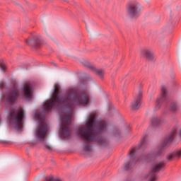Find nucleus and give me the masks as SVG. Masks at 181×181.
<instances>
[{
	"mask_svg": "<svg viewBox=\"0 0 181 181\" xmlns=\"http://www.w3.org/2000/svg\"><path fill=\"white\" fill-rule=\"evenodd\" d=\"M141 13V4L135 1L132 4L127 8V15L132 19H136Z\"/></svg>",
	"mask_w": 181,
	"mask_h": 181,
	"instance_id": "5",
	"label": "nucleus"
},
{
	"mask_svg": "<svg viewBox=\"0 0 181 181\" xmlns=\"http://www.w3.org/2000/svg\"><path fill=\"white\" fill-rule=\"evenodd\" d=\"M124 170L129 169V163H127L124 168Z\"/></svg>",
	"mask_w": 181,
	"mask_h": 181,
	"instance_id": "19",
	"label": "nucleus"
},
{
	"mask_svg": "<svg viewBox=\"0 0 181 181\" xmlns=\"http://www.w3.org/2000/svg\"><path fill=\"white\" fill-rule=\"evenodd\" d=\"M41 41L42 38L40 37H37L36 38H33L31 40H27L26 43L30 46H33V45H40Z\"/></svg>",
	"mask_w": 181,
	"mask_h": 181,
	"instance_id": "14",
	"label": "nucleus"
},
{
	"mask_svg": "<svg viewBox=\"0 0 181 181\" xmlns=\"http://www.w3.org/2000/svg\"><path fill=\"white\" fill-rule=\"evenodd\" d=\"M0 67H1V70H5V69H6V65H1V66H0Z\"/></svg>",
	"mask_w": 181,
	"mask_h": 181,
	"instance_id": "20",
	"label": "nucleus"
},
{
	"mask_svg": "<svg viewBox=\"0 0 181 181\" xmlns=\"http://www.w3.org/2000/svg\"><path fill=\"white\" fill-rule=\"evenodd\" d=\"M129 129H131L130 128H128V131H129Z\"/></svg>",
	"mask_w": 181,
	"mask_h": 181,
	"instance_id": "24",
	"label": "nucleus"
},
{
	"mask_svg": "<svg viewBox=\"0 0 181 181\" xmlns=\"http://www.w3.org/2000/svg\"><path fill=\"white\" fill-rule=\"evenodd\" d=\"M107 130V123L105 121L98 122L95 119V114L90 113L88 117V121L86 124V128L80 127L78 130V135H81L85 139L83 151L85 152H91V146L87 144V142L93 141H98L100 132Z\"/></svg>",
	"mask_w": 181,
	"mask_h": 181,
	"instance_id": "2",
	"label": "nucleus"
},
{
	"mask_svg": "<svg viewBox=\"0 0 181 181\" xmlns=\"http://www.w3.org/2000/svg\"><path fill=\"white\" fill-rule=\"evenodd\" d=\"M181 157V148L175 150L173 153H170L167 155V160H173V159H177Z\"/></svg>",
	"mask_w": 181,
	"mask_h": 181,
	"instance_id": "13",
	"label": "nucleus"
},
{
	"mask_svg": "<svg viewBox=\"0 0 181 181\" xmlns=\"http://www.w3.org/2000/svg\"><path fill=\"white\" fill-rule=\"evenodd\" d=\"M88 101H90V95L86 91L69 90L64 98H62V95L59 93V87L55 85L52 97L44 103L43 108L45 111H49L53 107L60 105L62 110L64 108V112H59V134L61 136L67 138L70 136V128L69 127L71 124L73 109L76 105H86L88 104Z\"/></svg>",
	"mask_w": 181,
	"mask_h": 181,
	"instance_id": "1",
	"label": "nucleus"
},
{
	"mask_svg": "<svg viewBox=\"0 0 181 181\" xmlns=\"http://www.w3.org/2000/svg\"><path fill=\"white\" fill-rule=\"evenodd\" d=\"M4 87V81L0 82V88H2Z\"/></svg>",
	"mask_w": 181,
	"mask_h": 181,
	"instance_id": "22",
	"label": "nucleus"
},
{
	"mask_svg": "<svg viewBox=\"0 0 181 181\" xmlns=\"http://www.w3.org/2000/svg\"><path fill=\"white\" fill-rule=\"evenodd\" d=\"M112 134V135H115V136H117V135H119V131H118L117 129H115Z\"/></svg>",
	"mask_w": 181,
	"mask_h": 181,
	"instance_id": "18",
	"label": "nucleus"
},
{
	"mask_svg": "<svg viewBox=\"0 0 181 181\" xmlns=\"http://www.w3.org/2000/svg\"><path fill=\"white\" fill-rule=\"evenodd\" d=\"M47 149H50V147L49 146H46Z\"/></svg>",
	"mask_w": 181,
	"mask_h": 181,
	"instance_id": "23",
	"label": "nucleus"
},
{
	"mask_svg": "<svg viewBox=\"0 0 181 181\" xmlns=\"http://www.w3.org/2000/svg\"><path fill=\"white\" fill-rule=\"evenodd\" d=\"M144 144H145V139H143L141 140V146H144Z\"/></svg>",
	"mask_w": 181,
	"mask_h": 181,
	"instance_id": "21",
	"label": "nucleus"
},
{
	"mask_svg": "<svg viewBox=\"0 0 181 181\" xmlns=\"http://www.w3.org/2000/svg\"><path fill=\"white\" fill-rule=\"evenodd\" d=\"M23 94L25 97L27 101H30L32 99V95L33 94V86L30 82L25 83L23 88Z\"/></svg>",
	"mask_w": 181,
	"mask_h": 181,
	"instance_id": "9",
	"label": "nucleus"
},
{
	"mask_svg": "<svg viewBox=\"0 0 181 181\" xmlns=\"http://www.w3.org/2000/svg\"><path fill=\"white\" fill-rule=\"evenodd\" d=\"M47 132V124L45 121L40 122V124L35 132V135L40 141H43Z\"/></svg>",
	"mask_w": 181,
	"mask_h": 181,
	"instance_id": "6",
	"label": "nucleus"
},
{
	"mask_svg": "<svg viewBox=\"0 0 181 181\" xmlns=\"http://www.w3.org/2000/svg\"><path fill=\"white\" fill-rule=\"evenodd\" d=\"M142 98V91H139V95L137 98H134V100L131 103L132 110H139L141 107V100Z\"/></svg>",
	"mask_w": 181,
	"mask_h": 181,
	"instance_id": "10",
	"label": "nucleus"
},
{
	"mask_svg": "<svg viewBox=\"0 0 181 181\" xmlns=\"http://www.w3.org/2000/svg\"><path fill=\"white\" fill-rule=\"evenodd\" d=\"M25 113L22 107L13 108L10 110L8 115V119L10 122H12L15 129L17 131H21L22 128V124H23V116Z\"/></svg>",
	"mask_w": 181,
	"mask_h": 181,
	"instance_id": "4",
	"label": "nucleus"
},
{
	"mask_svg": "<svg viewBox=\"0 0 181 181\" xmlns=\"http://www.w3.org/2000/svg\"><path fill=\"white\" fill-rule=\"evenodd\" d=\"M163 162L160 161L159 163H156L152 165V172L146 177L148 179V181H156V174L155 173L159 172L162 168H163Z\"/></svg>",
	"mask_w": 181,
	"mask_h": 181,
	"instance_id": "8",
	"label": "nucleus"
},
{
	"mask_svg": "<svg viewBox=\"0 0 181 181\" xmlns=\"http://www.w3.org/2000/svg\"><path fill=\"white\" fill-rule=\"evenodd\" d=\"M160 124V118L156 116L152 117L151 125H153V127H158V125H159Z\"/></svg>",
	"mask_w": 181,
	"mask_h": 181,
	"instance_id": "15",
	"label": "nucleus"
},
{
	"mask_svg": "<svg viewBox=\"0 0 181 181\" xmlns=\"http://www.w3.org/2000/svg\"><path fill=\"white\" fill-rule=\"evenodd\" d=\"M178 131V138L181 141V129L179 126H175L173 128V130L167 135L165 137L164 144L160 146L158 148L154 151H151L147 155L142 154L141 156H136V148H132L129 152V156L132 159L134 163H141L144 160H149V159H153L158 156H160L163 153V148L170 144L176 137V133Z\"/></svg>",
	"mask_w": 181,
	"mask_h": 181,
	"instance_id": "3",
	"label": "nucleus"
},
{
	"mask_svg": "<svg viewBox=\"0 0 181 181\" xmlns=\"http://www.w3.org/2000/svg\"><path fill=\"white\" fill-rule=\"evenodd\" d=\"M179 108V105L176 102H173L170 104V110L171 111H176Z\"/></svg>",
	"mask_w": 181,
	"mask_h": 181,
	"instance_id": "16",
	"label": "nucleus"
},
{
	"mask_svg": "<svg viewBox=\"0 0 181 181\" xmlns=\"http://www.w3.org/2000/svg\"><path fill=\"white\" fill-rule=\"evenodd\" d=\"M166 100H168V96L166 95V89L163 88L161 89L160 97L158 98L156 100V110H159V108H160V103H163V101H166Z\"/></svg>",
	"mask_w": 181,
	"mask_h": 181,
	"instance_id": "11",
	"label": "nucleus"
},
{
	"mask_svg": "<svg viewBox=\"0 0 181 181\" xmlns=\"http://www.w3.org/2000/svg\"><path fill=\"white\" fill-rule=\"evenodd\" d=\"M7 103H14L19 97V89L16 85H13L11 90L4 96Z\"/></svg>",
	"mask_w": 181,
	"mask_h": 181,
	"instance_id": "7",
	"label": "nucleus"
},
{
	"mask_svg": "<svg viewBox=\"0 0 181 181\" xmlns=\"http://www.w3.org/2000/svg\"><path fill=\"white\" fill-rule=\"evenodd\" d=\"M95 71L100 78H104V71L102 69H95Z\"/></svg>",
	"mask_w": 181,
	"mask_h": 181,
	"instance_id": "17",
	"label": "nucleus"
},
{
	"mask_svg": "<svg viewBox=\"0 0 181 181\" xmlns=\"http://www.w3.org/2000/svg\"><path fill=\"white\" fill-rule=\"evenodd\" d=\"M141 55L143 57H146L147 60H153V59H155V52L150 49H143L141 52Z\"/></svg>",
	"mask_w": 181,
	"mask_h": 181,
	"instance_id": "12",
	"label": "nucleus"
}]
</instances>
